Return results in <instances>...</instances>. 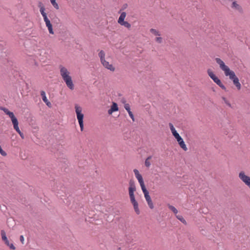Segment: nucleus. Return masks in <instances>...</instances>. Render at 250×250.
<instances>
[{
	"label": "nucleus",
	"mask_w": 250,
	"mask_h": 250,
	"mask_svg": "<svg viewBox=\"0 0 250 250\" xmlns=\"http://www.w3.org/2000/svg\"><path fill=\"white\" fill-rule=\"evenodd\" d=\"M180 147L185 151H186L188 150V147L184 141L183 139L178 143Z\"/></svg>",
	"instance_id": "nucleus-18"
},
{
	"label": "nucleus",
	"mask_w": 250,
	"mask_h": 250,
	"mask_svg": "<svg viewBox=\"0 0 250 250\" xmlns=\"http://www.w3.org/2000/svg\"><path fill=\"white\" fill-rule=\"evenodd\" d=\"M123 104H124V107L125 110L127 111L130 117L131 118L133 121H134V117L132 113V112L130 110V105L129 104L125 103V101L124 100L122 102Z\"/></svg>",
	"instance_id": "nucleus-14"
},
{
	"label": "nucleus",
	"mask_w": 250,
	"mask_h": 250,
	"mask_svg": "<svg viewBox=\"0 0 250 250\" xmlns=\"http://www.w3.org/2000/svg\"><path fill=\"white\" fill-rule=\"evenodd\" d=\"M9 248L12 249V250H15L16 248L14 246V245L13 244H11L9 246Z\"/></svg>",
	"instance_id": "nucleus-30"
},
{
	"label": "nucleus",
	"mask_w": 250,
	"mask_h": 250,
	"mask_svg": "<svg viewBox=\"0 0 250 250\" xmlns=\"http://www.w3.org/2000/svg\"><path fill=\"white\" fill-rule=\"evenodd\" d=\"M155 40L157 42L159 43H161L163 42V38L160 36H157Z\"/></svg>",
	"instance_id": "nucleus-26"
},
{
	"label": "nucleus",
	"mask_w": 250,
	"mask_h": 250,
	"mask_svg": "<svg viewBox=\"0 0 250 250\" xmlns=\"http://www.w3.org/2000/svg\"><path fill=\"white\" fill-rule=\"evenodd\" d=\"M75 109L81 130L82 131L83 129V119L84 117L83 114L82 113V108L78 104H75Z\"/></svg>",
	"instance_id": "nucleus-7"
},
{
	"label": "nucleus",
	"mask_w": 250,
	"mask_h": 250,
	"mask_svg": "<svg viewBox=\"0 0 250 250\" xmlns=\"http://www.w3.org/2000/svg\"><path fill=\"white\" fill-rule=\"evenodd\" d=\"M176 218L180 220L182 223H183L185 225H187V222L186 220L184 218V217L182 215H176Z\"/></svg>",
	"instance_id": "nucleus-22"
},
{
	"label": "nucleus",
	"mask_w": 250,
	"mask_h": 250,
	"mask_svg": "<svg viewBox=\"0 0 250 250\" xmlns=\"http://www.w3.org/2000/svg\"><path fill=\"white\" fill-rule=\"evenodd\" d=\"M220 67L224 72L225 75L229 76V79L233 81V84L236 86L238 90H240L241 88V85L234 72L230 70L229 68L225 65V63H220Z\"/></svg>",
	"instance_id": "nucleus-2"
},
{
	"label": "nucleus",
	"mask_w": 250,
	"mask_h": 250,
	"mask_svg": "<svg viewBox=\"0 0 250 250\" xmlns=\"http://www.w3.org/2000/svg\"><path fill=\"white\" fill-rule=\"evenodd\" d=\"M223 100L224 102H225V103L227 105H228L229 107L231 106V104H230V103L228 101V100L226 98L223 97Z\"/></svg>",
	"instance_id": "nucleus-28"
},
{
	"label": "nucleus",
	"mask_w": 250,
	"mask_h": 250,
	"mask_svg": "<svg viewBox=\"0 0 250 250\" xmlns=\"http://www.w3.org/2000/svg\"><path fill=\"white\" fill-rule=\"evenodd\" d=\"M240 180L250 188V176L248 175L244 171H241L238 174Z\"/></svg>",
	"instance_id": "nucleus-11"
},
{
	"label": "nucleus",
	"mask_w": 250,
	"mask_h": 250,
	"mask_svg": "<svg viewBox=\"0 0 250 250\" xmlns=\"http://www.w3.org/2000/svg\"><path fill=\"white\" fill-rule=\"evenodd\" d=\"M104 55H105L103 51H101L99 53V56L101 59V62H106L104 61Z\"/></svg>",
	"instance_id": "nucleus-20"
},
{
	"label": "nucleus",
	"mask_w": 250,
	"mask_h": 250,
	"mask_svg": "<svg viewBox=\"0 0 250 250\" xmlns=\"http://www.w3.org/2000/svg\"><path fill=\"white\" fill-rule=\"evenodd\" d=\"M60 74L67 86L71 90H73L74 85L72 78L70 76V72L68 70L64 67H61L60 69Z\"/></svg>",
	"instance_id": "nucleus-4"
},
{
	"label": "nucleus",
	"mask_w": 250,
	"mask_h": 250,
	"mask_svg": "<svg viewBox=\"0 0 250 250\" xmlns=\"http://www.w3.org/2000/svg\"><path fill=\"white\" fill-rule=\"evenodd\" d=\"M208 74L210 78L216 83L218 86H219L222 89L226 90V88L224 85L222 83L220 79L214 74L213 71L208 69L207 71Z\"/></svg>",
	"instance_id": "nucleus-10"
},
{
	"label": "nucleus",
	"mask_w": 250,
	"mask_h": 250,
	"mask_svg": "<svg viewBox=\"0 0 250 250\" xmlns=\"http://www.w3.org/2000/svg\"><path fill=\"white\" fill-rule=\"evenodd\" d=\"M126 17V13L125 12L121 13V14L118 19V23L121 26H123L127 29H130L131 27V24L127 21H125V19Z\"/></svg>",
	"instance_id": "nucleus-8"
},
{
	"label": "nucleus",
	"mask_w": 250,
	"mask_h": 250,
	"mask_svg": "<svg viewBox=\"0 0 250 250\" xmlns=\"http://www.w3.org/2000/svg\"><path fill=\"white\" fill-rule=\"evenodd\" d=\"M216 62H223L222 61H221L219 58L216 59Z\"/></svg>",
	"instance_id": "nucleus-33"
},
{
	"label": "nucleus",
	"mask_w": 250,
	"mask_h": 250,
	"mask_svg": "<svg viewBox=\"0 0 250 250\" xmlns=\"http://www.w3.org/2000/svg\"><path fill=\"white\" fill-rule=\"evenodd\" d=\"M50 2L53 5V6L57 10L59 9V6L58 4L56 2V0H50Z\"/></svg>",
	"instance_id": "nucleus-23"
},
{
	"label": "nucleus",
	"mask_w": 250,
	"mask_h": 250,
	"mask_svg": "<svg viewBox=\"0 0 250 250\" xmlns=\"http://www.w3.org/2000/svg\"><path fill=\"white\" fill-rule=\"evenodd\" d=\"M127 6H128L127 4L125 3V4H124V5H123V7L122 8V10L125 9L127 7Z\"/></svg>",
	"instance_id": "nucleus-32"
},
{
	"label": "nucleus",
	"mask_w": 250,
	"mask_h": 250,
	"mask_svg": "<svg viewBox=\"0 0 250 250\" xmlns=\"http://www.w3.org/2000/svg\"><path fill=\"white\" fill-rule=\"evenodd\" d=\"M169 127L170 128V131L172 133V135L174 136L175 139L176 140L177 142L178 143L181 140H183V138L179 135V134L177 132L176 129L173 126L172 123H169L168 124Z\"/></svg>",
	"instance_id": "nucleus-12"
},
{
	"label": "nucleus",
	"mask_w": 250,
	"mask_h": 250,
	"mask_svg": "<svg viewBox=\"0 0 250 250\" xmlns=\"http://www.w3.org/2000/svg\"><path fill=\"white\" fill-rule=\"evenodd\" d=\"M0 109L3 111L4 113L9 116V117L11 118V121L12 122V124L13 125L14 128L16 130V131L17 132L19 130H20L18 125L19 123L17 119L15 116L14 113L10 111L8 109L1 107H0Z\"/></svg>",
	"instance_id": "nucleus-6"
},
{
	"label": "nucleus",
	"mask_w": 250,
	"mask_h": 250,
	"mask_svg": "<svg viewBox=\"0 0 250 250\" xmlns=\"http://www.w3.org/2000/svg\"><path fill=\"white\" fill-rule=\"evenodd\" d=\"M151 159V156H149L148 157L146 161H145V165L146 166V167H149L150 165H151V163H150V160Z\"/></svg>",
	"instance_id": "nucleus-21"
},
{
	"label": "nucleus",
	"mask_w": 250,
	"mask_h": 250,
	"mask_svg": "<svg viewBox=\"0 0 250 250\" xmlns=\"http://www.w3.org/2000/svg\"><path fill=\"white\" fill-rule=\"evenodd\" d=\"M208 74L210 78L216 83L218 86H219L222 89L226 90V88L224 85L222 83L220 79L214 74L213 71L208 69L207 71Z\"/></svg>",
	"instance_id": "nucleus-9"
},
{
	"label": "nucleus",
	"mask_w": 250,
	"mask_h": 250,
	"mask_svg": "<svg viewBox=\"0 0 250 250\" xmlns=\"http://www.w3.org/2000/svg\"><path fill=\"white\" fill-rule=\"evenodd\" d=\"M168 207L171 211L173 212L174 214L176 215L177 214L178 210L174 206L169 205Z\"/></svg>",
	"instance_id": "nucleus-24"
},
{
	"label": "nucleus",
	"mask_w": 250,
	"mask_h": 250,
	"mask_svg": "<svg viewBox=\"0 0 250 250\" xmlns=\"http://www.w3.org/2000/svg\"><path fill=\"white\" fill-rule=\"evenodd\" d=\"M0 153L3 156H6L7 155V153L5 152L0 146Z\"/></svg>",
	"instance_id": "nucleus-27"
},
{
	"label": "nucleus",
	"mask_w": 250,
	"mask_h": 250,
	"mask_svg": "<svg viewBox=\"0 0 250 250\" xmlns=\"http://www.w3.org/2000/svg\"><path fill=\"white\" fill-rule=\"evenodd\" d=\"M1 238L3 241H7V240H8L6 236L5 232L3 230H2L1 231Z\"/></svg>",
	"instance_id": "nucleus-25"
},
{
	"label": "nucleus",
	"mask_w": 250,
	"mask_h": 250,
	"mask_svg": "<svg viewBox=\"0 0 250 250\" xmlns=\"http://www.w3.org/2000/svg\"><path fill=\"white\" fill-rule=\"evenodd\" d=\"M133 172L134 173L136 178L138 181V182L140 185L148 206L151 209H153L154 208V205L151 200V197L149 196V192L146 188L142 175L140 173L139 170L137 169H134L133 170Z\"/></svg>",
	"instance_id": "nucleus-1"
},
{
	"label": "nucleus",
	"mask_w": 250,
	"mask_h": 250,
	"mask_svg": "<svg viewBox=\"0 0 250 250\" xmlns=\"http://www.w3.org/2000/svg\"><path fill=\"white\" fill-rule=\"evenodd\" d=\"M4 242H5V244H6L7 246H9L11 244H10V243H9V242L8 240H7V241H4Z\"/></svg>",
	"instance_id": "nucleus-34"
},
{
	"label": "nucleus",
	"mask_w": 250,
	"mask_h": 250,
	"mask_svg": "<svg viewBox=\"0 0 250 250\" xmlns=\"http://www.w3.org/2000/svg\"><path fill=\"white\" fill-rule=\"evenodd\" d=\"M230 2H231L230 7L232 10L240 13L243 12V10L242 7L236 0H231Z\"/></svg>",
	"instance_id": "nucleus-13"
},
{
	"label": "nucleus",
	"mask_w": 250,
	"mask_h": 250,
	"mask_svg": "<svg viewBox=\"0 0 250 250\" xmlns=\"http://www.w3.org/2000/svg\"><path fill=\"white\" fill-rule=\"evenodd\" d=\"M118 110H119V108H118L117 104L115 102H113L112 105L111 106L110 109H109L108 110V113L109 115H111L112 114L113 112L117 111H118Z\"/></svg>",
	"instance_id": "nucleus-15"
},
{
	"label": "nucleus",
	"mask_w": 250,
	"mask_h": 250,
	"mask_svg": "<svg viewBox=\"0 0 250 250\" xmlns=\"http://www.w3.org/2000/svg\"><path fill=\"white\" fill-rule=\"evenodd\" d=\"M41 95L42 96L43 101L46 104V105L50 107L51 105V104L47 99L46 96L45 92L44 91H42L41 93Z\"/></svg>",
	"instance_id": "nucleus-16"
},
{
	"label": "nucleus",
	"mask_w": 250,
	"mask_h": 250,
	"mask_svg": "<svg viewBox=\"0 0 250 250\" xmlns=\"http://www.w3.org/2000/svg\"><path fill=\"white\" fill-rule=\"evenodd\" d=\"M104 67L111 71H114L115 69V66L112 63H103Z\"/></svg>",
	"instance_id": "nucleus-17"
},
{
	"label": "nucleus",
	"mask_w": 250,
	"mask_h": 250,
	"mask_svg": "<svg viewBox=\"0 0 250 250\" xmlns=\"http://www.w3.org/2000/svg\"><path fill=\"white\" fill-rule=\"evenodd\" d=\"M17 132L19 134L22 139L24 138L23 134L21 131V130L17 131Z\"/></svg>",
	"instance_id": "nucleus-29"
},
{
	"label": "nucleus",
	"mask_w": 250,
	"mask_h": 250,
	"mask_svg": "<svg viewBox=\"0 0 250 250\" xmlns=\"http://www.w3.org/2000/svg\"><path fill=\"white\" fill-rule=\"evenodd\" d=\"M20 240L21 241V242L22 243V244H23L24 243V237H23V235H21L20 236Z\"/></svg>",
	"instance_id": "nucleus-31"
},
{
	"label": "nucleus",
	"mask_w": 250,
	"mask_h": 250,
	"mask_svg": "<svg viewBox=\"0 0 250 250\" xmlns=\"http://www.w3.org/2000/svg\"><path fill=\"white\" fill-rule=\"evenodd\" d=\"M39 7H40V12L43 18V20L45 22L46 26L47 27L49 33L50 34H52V35L54 34V32L53 31L52 25L49 19L47 17V14L45 12V9L44 8V7L42 5H40V6H39Z\"/></svg>",
	"instance_id": "nucleus-5"
},
{
	"label": "nucleus",
	"mask_w": 250,
	"mask_h": 250,
	"mask_svg": "<svg viewBox=\"0 0 250 250\" xmlns=\"http://www.w3.org/2000/svg\"><path fill=\"white\" fill-rule=\"evenodd\" d=\"M136 186L133 181H130L129 183L128 194L130 200V202L133 206V208L135 212L137 214L140 213L138 204L135 198L134 192L136 191Z\"/></svg>",
	"instance_id": "nucleus-3"
},
{
	"label": "nucleus",
	"mask_w": 250,
	"mask_h": 250,
	"mask_svg": "<svg viewBox=\"0 0 250 250\" xmlns=\"http://www.w3.org/2000/svg\"><path fill=\"white\" fill-rule=\"evenodd\" d=\"M150 32L153 35L155 36H161V33L159 31L155 29L151 28L150 29Z\"/></svg>",
	"instance_id": "nucleus-19"
}]
</instances>
